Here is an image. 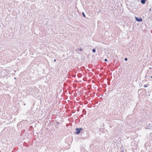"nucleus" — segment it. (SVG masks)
I'll list each match as a JSON object with an SVG mask.
<instances>
[{
  "label": "nucleus",
  "mask_w": 152,
  "mask_h": 152,
  "mask_svg": "<svg viewBox=\"0 0 152 152\" xmlns=\"http://www.w3.org/2000/svg\"><path fill=\"white\" fill-rule=\"evenodd\" d=\"M76 133L77 134H79L80 132V131L82 130H83V129L82 128H77L76 129Z\"/></svg>",
  "instance_id": "1"
},
{
  "label": "nucleus",
  "mask_w": 152,
  "mask_h": 152,
  "mask_svg": "<svg viewBox=\"0 0 152 152\" xmlns=\"http://www.w3.org/2000/svg\"><path fill=\"white\" fill-rule=\"evenodd\" d=\"M136 20L138 22H141L142 21V19L141 18H139L138 17H135Z\"/></svg>",
  "instance_id": "2"
},
{
  "label": "nucleus",
  "mask_w": 152,
  "mask_h": 152,
  "mask_svg": "<svg viewBox=\"0 0 152 152\" xmlns=\"http://www.w3.org/2000/svg\"><path fill=\"white\" fill-rule=\"evenodd\" d=\"M147 0H141V3L142 4H144L145 3V1Z\"/></svg>",
  "instance_id": "3"
},
{
  "label": "nucleus",
  "mask_w": 152,
  "mask_h": 152,
  "mask_svg": "<svg viewBox=\"0 0 152 152\" xmlns=\"http://www.w3.org/2000/svg\"><path fill=\"white\" fill-rule=\"evenodd\" d=\"M82 14H83V16L84 17H86V15L85 14V13L84 12H83L82 13Z\"/></svg>",
  "instance_id": "4"
},
{
  "label": "nucleus",
  "mask_w": 152,
  "mask_h": 152,
  "mask_svg": "<svg viewBox=\"0 0 152 152\" xmlns=\"http://www.w3.org/2000/svg\"><path fill=\"white\" fill-rule=\"evenodd\" d=\"M92 52L94 53H95L96 52V50L95 49H93L92 50Z\"/></svg>",
  "instance_id": "5"
},
{
  "label": "nucleus",
  "mask_w": 152,
  "mask_h": 152,
  "mask_svg": "<svg viewBox=\"0 0 152 152\" xmlns=\"http://www.w3.org/2000/svg\"><path fill=\"white\" fill-rule=\"evenodd\" d=\"M147 86L146 85H144V87L145 88Z\"/></svg>",
  "instance_id": "6"
},
{
  "label": "nucleus",
  "mask_w": 152,
  "mask_h": 152,
  "mask_svg": "<svg viewBox=\"0 0 152 152\" xmlns=\"http://www.w3.org/2000/svg\"><path fill=\"white\" fill-rule=\"evenodd\" d=\"M78 50H79L80 51H82V49L81 48H80V49H78Z\"/></svg>",
  "instance_id": "7"
},
{
  "label": "nucleus",
  "mask_w": 152,
  "mask_h": 152,
  "mask_svg": "<svg viewBox=\"0 0 152 152\" xmlns=\"http://www.w3.org/2000/svg\"><path fill=\"white\" fill-rule=\"evenodd\" d=\"M127 59H128L127 58H125L124 59L126 61H127Z\"/></svg>",
  "instance_id": "8"
},
{
  "label": "nucleus",
  "mask_w": 152,
  "mask_h": 152,
  "mask_svg": "<svg viewBox=\"0 0 152 152\" xmlns=\"http://www.w3.org/2000/svg\"><path fill=\"white\" fill-rule=\"evenodd\" d=\"M107 61V59H104V61Z\"/></svg>",
  "instance_id": "9"
},
{
  "label": "nucleus",
  "mask_w": 152,
  "mask_h": 152,
  "mask_svg": "<svg viewBox=\"0 0 152 152\" xmlns=\"http://www.w3.org/2000/svg\"><path fill=\"white\" fill-rule=\"evenodd\" d=\"M56 61V59H54V61Z\"/></svg>",
  "instance_id": "10"
},
{
  "label": "nucleus",
  "mask_w": 152,
  "mask_h": 152,
  "mask_svg": "<svg viewBox=\"0 0 152 152\" xmlns=\"http://www.w3.org/2000/svg\"><path fill=\"white\" fill-rule=\"evenodd\" d=\"M151 78H152V76H151Z\"/></svg>",
  "instance_id": "11"
}]
</instances>
